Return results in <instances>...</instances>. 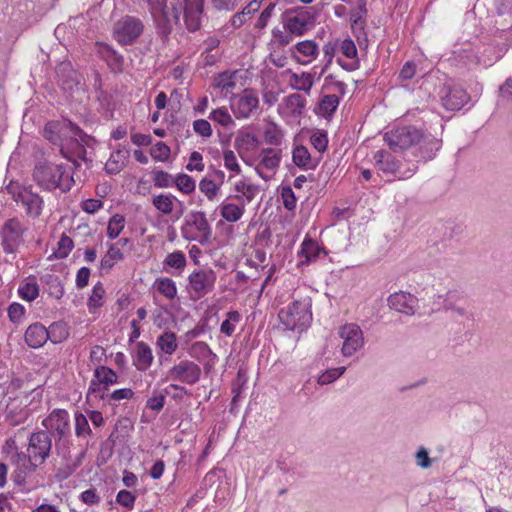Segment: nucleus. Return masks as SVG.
Instances as JSON below:
<instances>
[{
  "label": "nucleus",
  "mask_w": 512,
  "mask_h": 512,
  "mask_svg": "<svg viewBox=\"0 0 512 512\" xmlns=\"http://www.w3.org/2000/svg\"><path fill=\"white\" fill-rule=\"evenodd\" d=\"M215 86L225 90L226 92H231L235 87L234 75L227 72L221 73L215 79Z\"/></svg>",
  "instance_id": "obj_58"
},
{
  "label": "nucleus",
  "mask_w": 512,
  "mask_h": 512,
  "mask_svg": "<svg viewBox=\"0 0 512 512\" xmlns=\"http://www.w3.org/2000/svg\"><path fill=\"white\" fill-rule=\"evenodd\" d=\"M116 502L125 508L132 509L135 502V496L130 491L121 490L116 496Z\"/></svg>",
  "instance_id": "obj_64"
},
{
  "label": "nucleus",
  "mask_w": 512,
  "mask_h": 512,
  "mask_svg": "<svg viewBox=\"0 0 512 512\" xmlns=\"http://www.w3.org/2000/svg\"><path fill=\"white\" fill-rule=\"evenodd\" d=\"M151 157L164 162L170 157V148L164 142H157L151 149Z\"/></svg>",
  "instance_id": "obj_57"
},
{
  "label": "nucleus",
  "mask_w": 512,
  "mask_h": 512,
  "mask_svg": "<svg viewBox=\"0 0 512 512\" xmlns=\"http://www.w3.org/2000/svg\"><path fill=\"white\" fill-rule=\"evenodd\" d=\"M24 227L21 222L12 218L7 220L1 230L2 244L7 253H13L23 242Z\"/></svg>",
  "instance_id": "obj_11"
},
{
  "label": "nucleus",
  "mask_w": 512,
  "mask_h": 512,
  "mask_svg": "<svg viewBox=\"0 0 512 512\" xmlns=\"http://www.w3.org/2000/svg\"><path fill=\"white\" fill-rule=\"evenodd\" d=\"M105 289L101 282H97L92 290V294L88 299V307L90 311L100 308L103 305Z\"/></svg>",
  "instance_id": "obj_40"
},
{
  "label": "nucleus",
  "mask_w": 512,
  "mask_h": 512,
  "mask_svg": "<svg viewBox=\"0 0 512 512\" xmlns=\"http://www.w3.org/2000/svg\"><path fill=\"white\" fill-rule=\"evenodd\" d=\"M292 159L296 166L306 170L314 169L317 165V163L313 161L308 149L303 145L294 148Z\"/></svg>",
  "instance_id": "obj_29"
},
{
  "label": "nucleus",
  "mask_w": 512,
  "mask_h": 512,
  "mask_svg": "<svg viewBox=\"0 0 512 512\" xmlns=\"http://www.w3.org/2000/svg\"><path fill=\"white\" fill-rule=\"evenodd\" d=\"M18 293L22 299L31 302L38 297L39 286L35 281H27L19 287Z\"/></svg>",
  "instance_id": "obj_41"
},
{
  "label": "nucleus",
  "mask_w": 512,
  "mask_h": 512,
  "mask_svg": "<svg viewBox=\"0 0 512 512\" xmlns=\"http://www.w3.org/2000/svg\"><path fill=\"white\" fill-rule=\"evenodd\" d=\"M47 292L55 299H60L64 294V287L57 276H46Z\"/></svg>",
  "instance_id": "obj_44"
},
{
  "label": "nucleus",
  "mask_w": 512,
  "mask_h": 512,
  "mask_svg": "<svg viewBox=\"0 0 512 512\" xmlns=\"http://www.w3.org/2000/svg\"><path fill=\"white\" fill-rule=\"evenodd\" d=\"M52 440L48 432L39 431L33 433L29 438L27 455H15L18 460L24 464V476L33 473L36 468L43 464L50 455Z\"/></svg>",
  "instance_id": "obj_4"
},
{
  "label": "nucleus",
  "mask_w": 512,
  "mask_h": 512,
  "mask_svg": "<svg viewBox=\"0 0 512 512\" xmlns=\"http://www.w3.org/2000/svg\"><path fill=\"white\" fill-rule=\"evenodd\" d=\"M6 190L15 202L22 204L29 217L37 218L40 216L43 208V199L37 193H34L31 188L11 181L7 185Z\"/></svg>",
  "instance_id": "obj_7"
},
{
  "label": "nucleus",
  "mask_w": 512,
  "mask_h": 512,
  "mask_svg": "<svg viewBox=\"0 0 512 512\" xmlns=\"http://www.w3.org/2000/svg\"><path fill=\"white\" fill-rule=\"evenodd\" d=\"M339 105V98L335 94L324 95L318 105V113L324 117L331 116Z\"/></svg>",
  "instance_id": "obj_35"
},
{
  "label": "nucleus",
  "mask_w": 512,
  "mask_h": 512,
  "mask_svg": "<svg viewBox=\"0 0 512 512\" xmlns=\"http://www.w3.org/2000/svg\"><path fill=\"white\" fill-rule=\"evenodd\" d=\"M135 393L130 388H121L114 390L111 393H107L105 395V401H107L110 405L120 402L122 400H130L133 399Z\"/></svg>",
  "instance_id": "obj_42"
},
{
  "label": "nucleus",
  "mask_w": 512,
  "mask_h": 512,
  "mask_svg": "<svg viewBox=\"0 0 512 512\" xmlns=\"http://www.w3.org/2000/svg\"><path fill=\"white\" fill-rule=\"evenodd\" d=\"M291 57L300 65H309L319 55V47L312 40H302L290 48Z\"/></svg>",
  "instance_id": "obj_16"
},
{
  "label": "nucleus",
  "mask_w": 512,
  "mask_h": 512,
  "mask_svg": "<svg viewBox=\"0 0 512 512\" xmlns=\"http://www.w3.org/2000/svg\"><path fill=\"white\" fill-rule=\"evenodd\" d=\"M153 183L158 188H169L174 185V177L163 170H155L152 172Z\"/></svg>",
  "instance_id": "obj_49"
},
{
  "label": "nucleus",
  "mask_w": 512,
  "mask_h": 512,
  "mask_svg": "<svg viewBox=\"0 0 512 512\" xmlns=\"http://www.w3.org/2000/svg\"><path fill=\"white\" fill-rule=\"evenodd\" d=\"M43 136L59 147L63 157L78 166L77 160L86 161L80 129L70 121H51L44 127Z\"/></svg>",
  "instance_id": "obj_2"
},
{
  "label": "nucleus",
  "mask_w": 512,
  "mask_h": 512,
  "mask_svg": "<svg viewBox=\"0 0 512 512\" xmlns=\"http://www.w3.org/2000/svg\"><path fill=\"white\" fill-rule=\"evenodd\" d=\"M283 139L282 130L275 124L269 125L264 131V140L270 145H280Z\"/></svg>",
  "instance_id": "obj_51"
},
{
  "label": "nucleus",
  "mask_w": 512,
  "mask_h": 512,
  "mask_svg": "<svg viewBox=\"0 0 512 512\" xmlns=\"http://www.w3.org/2000/svg\"><path fill=\"white\" fill-rule=\"evenodd\" d=\"M282 159V151L276 148H264L258 156V163L255 166V171L261 177L263 170L274 171L276 170Z\"/></svg>",
  "instance_id": "obj_20"
},
{
  "label": "nucleus",
  "mask_w": 512,
  "mask_h": 512,
  "mask_svg": "<svg viewBox=\"0 0 512 512\" xmlns=\"http://www.w3.org/2000/svg\"><path fill=\"white\" fill-rule=\"evenodd\" d=\"M154 356L152 350L148 344L141 341L136 343L135 346V366L140 371L147 370L152 362Z\"/></svg>",
  "instance_id": "obj_26"
},
{
  "label": "nucleus",
  "mask_w": 512,
  "mask_h": 512,
  "mask_svg": "<svg viewBox=\"0 0 512 512\" xmlns=\"http://www.w3.org/2000/svg\"><path fill=\"white\" fill-rule=\"evenodd\" d=\"M199 190L209 201H214L220 192V184H217L213 179L204 177L199 182Z\"/></svg>",
  "instance_id": "obj_37"
},
{
  "label": "nucleus",
  "mask_w": 512,
  "mask_h": 512,
  "mask_svg": "<svg viewBox=\"0 0 512 512\" xmlns=\"http://www.w3.org/2000/svg\"><path fill=\"white\" fill-rule=\"evenodd\" d=\"M470 100L469 94L459 86L448 88L447 93L442 97L443 106L447 110H460Z\"/></svg>",
  "instance_id": "obj_22"
},
{
  "label": "nucleus",
  "mask_w": 512,
  "mask_h": 512,
  "mask_svg": "<svg viewBox=\"0 0 512 512\" xmlns=\"http://www.w3.org/2000/svg\"><path fill=\"white\" fill-rule=\"evenodd\" d=\"M278 317L288 330L306 329L312 321L311 299L306 297L293 301L279 311Z\"/></svg>",
  "instance_id": "obj_5"
},
{
  "label": "nucleus",
  "mask_w": 512,
  "mask_h": 512,
  "mask_svg": "<svg viewBox=\"0 0 512 512\" xmlns=\"http://www.w3.org/2000/svg\"><path fill=\"white\" fill-rule=\"evenodd\" d=\"M324 86L326 89L336 91L341 95H344L346 92V84L338 74L327 75L324 80Z\"/></svg>",
  "instance_id": "obj_45"
},
{
  "label": "nucleus",
  "mask_w": 512,
  "mask_h": 512,
  "mask_svg": "<svg viewBox=\"0 0 512 512\" xmlns=\"http://www.w3.org/2000/svg\"><path fill=\"white\" fill-rule=\"evenodd\" d=\"M209 118L223 127H227L233 124L231 115L224 107L213 110L210 113Z\"/></svg>",
  "instance_id": "obj_54"
},
{
  "label": "nucleus",
  "mask_w": 512,
  "mask_h": 512,
  "mask_svg": "<svg viewBox=\"0 0 512 512\" xmlns=\"http://www.w3.org/2000/svg\"><path fill=\"white\" fill-rule=\"evenodd\" d=\"M259 145V139L255 134L244 132L239 133L234 140V147L239 153L241 159L247 165H253V161L248 154L254 151Z\"/></svg>",
  "instance_id": "obj_19"
},
{
  "label": "nucleus",
  "mask_w": 512,
  "mask_h": 512,
  "mask_svg": "<svg viewBox=\"0 0 512 512\" xmlns=\"http://www.w3.org/2000/svg\"><path fill=\"white\" fill-rule=\"evenodd\" d=\"M75 434L78 437H86L91 434L88 418L82 413L75 415Z\"/></svg>",
  "instance_id": "obj_55"
},
{
  "label": "nucleus",
  "mask_w": 512,
  "mask_h": 512,
  "mask_svg": "<svg viewBox=\"0 0 512 512\" xmlns=\"http://www.w3.org/2000/svg\"><path fill=\"white\" fill-rule=\"evenodd\" d=\"M176 197L172 194L153 195L151 202L154 208L163 215H170L175 207Z\"/></svg>",
  "instance_id": "obj_28"
},
{
  "label": "nucleus",
  "mask_w": 512,
  "mask_h": 512,
  "mask_svg": "<svg viewBox=\"0 0 512 512\" xmlns=\"http://www.w3.org/2000/svg\"><path fill=\"white\" fill-rule=\"evenodd\" d=\"M48 338L49 333L47 332V328L40 323L31 324L26 329L25 341L31 348L42 347L47 342Z\"/></svg>",
  "instance_id": "obj_23"
},
{
  "label": "nucleus",
  "mask_w": 512,
  "mask_h": 512,
  "mask_svg": "<svg viewBox=\"0 0 512 512\" xmlns=\"http://www.w3.org/2000/svg\"><path fill=\"white\" fill-rule=\"evenodd\" d=\"M310 141H311V144L313 145V147L317 151H319L321 153L326 151L327 145H328V137L325 132L318 131V132L313 133L311 135Z\"/></svg>",
  "instance_id": "obj_60"
},
{
  "label": "nucleus",
  "mask_w": 512,
  "mask_h": 512,
  "mask_svg": "<svg viewBox=\"0 0 512 512\" xmlns=\"http://www.w3.org/2000/svg\"><path fill=\"white\" fill-rule=\"evenodd\" d=\"M320 248L312 239H305L301 245V254L307 261L316 259L319 255Z\"/></svg>",
  "instance_id": "obj_53"
},
{
  "label": "nucleus",
  "mask_w": 512,
  "mask_h": 512,
  "mask_svg": "<svg viewBox=\"0 0 512 512\" xmlns=\"http://www.w3.org/2000/svg\"><path fill=\"white\" fill-rule=\"evenodd\" d=\"M259 100L252 90L244 92L232 103L237 118H248L258 108Z\"/></svg>",
  "instance_id": "obj_18"
},
{
  "label": "nucleus",
  "mask_w": 512,
  "mask_h": 512,
  "mask_svg": "<svg viewBox=\"0 0 512 512\" xmlns=\"http://www.w3.org/2000/svg\"><path fill=\"white\" fill-rule=\"evenodd\" d=\"M234 190L241 193L248 202H251L254 199L258 188L254 184L246 183L244 180H239L235 183Z\"/></svg>",
  "instance_id": "obj_50"
},
{
  "label": "nucleus",
  "mask_w": 512,
  "mask_h": 512,
  "mask_svg": "<svg viewBox=\"0 0 512 512\" xmlns=\"http://www.w3.org/2000/svg\"><path fill=\"white\" fill-rule=\"evenodd\" d=\"M188 281L191 292L200 299L212 291L216 275L212 270H198L189 275Z\"/></svg>",
  "instance_id": "obj_13"
},
{
  "label": "nucleus",
  "mask_w": 512,
  "mask_h": 512,
  "mask_svg": "<svg viewBox=\"0 0 512 512\" xmlns=\"http://www.w3.org/2000/svg\"><path fill=\"white\" fill-rule=\"evenodd\" d=\"M374 160L379 167L385 173H394L398 169L397 160L388 152L380 150L374 155Z\"/></svg>",
  "instance_id": "obj_32"
},
{
  "label": "nucleus",
  "mask_w": 512,
  "mask_h": 512,
  "mask_svg": "<svg viewBox=\"0 0 512 512\" xmlns=\"http://www.w3.org/2000/svg\"><path fill=\"white\" fill-rule=\"evenodd\" d=\"M290 83L294 89L309 93L314 84V77L310 72L293 73Z\"/></svg>",
  "instance_id": "obj_33"
},
{
  "label": "nucleus",
  "mask_w": 512,
  "mask_h": 512,
  "mask_svg": "<svg viewBox=\"0 0 512 512\" xmlns=\"http://www.w3.org/2000/svg\"><path fill=\"white\" fill-rule=\"evenodd\" d=\"M223 162L224 167L234 174L238 175L242 172L237 156L233 150L226 149L223 151Z\"/></svg>",
  "instance_id": "obj_48"
},
{
  "label": "nucleus",
  "mask_w": 512,
  "mask_h": 512,
  "mask_svg": "<svg viewBox=\"0 0 512 512\" xmlns=\"http://www.w3.org/2000/svg\"><path fill=\"white\" fill-rule=\"evenodd\" d=\"M56 72L64 90H72L74 86H78L77 74L69 63H61Z\"/></svg>",
  "instance_id": "obj_27"
},
{
  "label": "nucleus",
  "mask_w": 512,
  "mask_h": 512,
  "mask_svg": "<svg viewBox=\"0 0 512 512\" xmlns=\"http://www.w3.org/2000/svg\"><path fill=\"white\" fill-rule=\"evenodd\" d=\"M383 139L389 148L397 153L421 143L424 139V134L413 126H404L387 131Z\"/></svg>",
  "instance_id": "obj_6"
},
{
  "label": "nucleus",
  "mask_w": 512,
  "mask_h": 512,
  "mask_svg": "<svg viewBox=\"0 0 512 512\" xmlns=\"http://www.w3.org/2000/svg\"><path fill=\"white\" fill-rule=\"evenodd\" d=\"M201 376V368L190 360H182L170 368L167 378L173 381H180L188 385L197 383Z\"/></svg>",
  "instance_id": "obj_10"
},
{
  "label": "nucleus",
  "mask_w": 512,
  "mask_h": 512,
  "mask_svg": "<svg viewBox=\"0 0 512 512\" xmlns=\"http://www.w3.org/2000/svg\"><path fill=\"white\" fill-rule=\"evenodd\" d=\"M418 302L419 300L416 296L405 291L395 292L387 299L390 309L407 316H412L416 313L419 307Z\"/></svg>",
  "instance_id": "obj_14"
},
{
  "label": "nucleus",
  "mask_w": 512,
  "mask_h": 512,
  "mask_svg": "<svg viewBox=\"0 0 512 512\" xmlns=\"http://www.w3.org/2000/svg\"><path fill=\"white\" fill-rule=\"evenodd\" d=\"M156 347L163 353L172 355L178 348L177 338L174 332L165 331L158 336Z\"/></svg>",
  "instance_id": "obj_31"
},
{
  "label": "nucleus",
  "mask_w": 512,
  "mask_h": 512,
  "mask_svg": "<svg viewBox=\"0 0 512 512\" xmlns=\"http://www.w3.org/2000/svg\"><path fill=\"white\" fill-rule=\"evenodd\" d=\"M143 29L140 19L126 16L115 24L114 38L121 45H130L142 34Z\"/></svg>",
  "instance_id": "obj_9"
},
{
  "label": "nucleus",
  "mask_w": 512,
  "mask_h": 512,
  "mask_svg": "<svg viewBox=\"0 0 512 512\" xmlns=\"http://www.w3.org/2000/svg\"><path fill=\"white\" fill-rule=\"evenodd\" d=\"M313 23V16L308 11L300 9L287 14L284 26L290 33L300 36L307 32Z\"/></svg>",
  "instance_id": "obj_15"
},
{
  "label": "nucleus",
  "mask_w": 512,
  "mask_h": 512,
  "mask_svg": "<svg viewBox=\"0 0 512 512\" xmlns=\"http://www.w3.org/2000/svg\"><path fill=\"white\" fill-rule=\"evenodd\" d=\"M154 288L168 300H173L177 296L176 283L170 278H157L154 282Z\"/></svg>",
  "instance_id": "obj_34"
},
{
  "label": "nucleus",
  "mask_w": 512,
  "mask_h": 512,
  "mask_svg": "<svg viewBox=\"0 0 512 512\" xmlns=\"http://www.w3.org/2000/svg\"><path fill=\"white\" fill-rule=\"evenodd\" d=\"M174 184L179 191L187 195L193 193L196 188L195 180L191 176L184 173L178 174L174 178Z\"/></svg>",
  "instance_id": "obj_39"
},
{
  "label": "nucleus",
  "mask_w": 512,
  "mask_h": 512,
  "mask_svg": "<svg viewBox=\"0 0 512 512\" xmlns=\"http://www.w3.org/2000/svg\"><path fill=\"white\" fill-rule=\"evenodd\" d=\"M344 371H345V367H338V368L327 370L325 373H323L322 375L319 376L318 383L320 385L329 384V383L333 382L334 380H336L337 378H339L344 373Z\"/></svg>",
  "instance_id": "obj_62"
},
{
  "label": "nucleus",
  "mask_w": 512,
  "mask_h": 512,
  "mask_svg": "<svg viewBox=\"0 0 512 512\" xmlns=\"http://www.w3.org/2000/svg\"><path fill=\"white\" fill-rule=\"evenodd\" d=\"M42 424L47 430L55 431L60 437L70 433L69 414L64 409L53 410Z\"/></svg>",
  "instance_id": "obj_17"
},
{
  "label": "nucleus",
  "mask_w": 512,
  "mask_h": 512,
  "mask_svg": "<svg viewBox=\"0 0 512 512\" xmlns=\"http://www.w3.org/2000/svg\"><path fill=\"white\" fill-rule=\"evenodd\" d=\"M245 211V205L234 204L231 202H224L220 205V215L223 219L228 222H237L239 221Z\"/></svg>",
  "instance_id": "obj_30"
},
{
  "label": "nucleus",
  "mask_w": 512,
  "mask_h": 512,
  "mask_svg": "<svg viewBox=\"0 0 512 512\" xmlns=\"http://www.w3.org/2000/svg\"><path fill=\"white\" fill-rule=\"evenodd\" d=\"M129 159V151L117 149L113 151L105 164V170L109 174H118L126 166Z\"/></svg>",
  "instance_id": "obj_25"
},
{
  "label": "nucleus",
  "mask_w": 512,
  "mask_h": 512,
  "mask_svg": "<svg viewBox=\"0 0 512 512\" xmlns=\"http://www.w3.org/2000/svg\"><path fill=\"white\" fill-rule=\"evenodd\" d=\"M33 179L44 190L69 191L74 183L72 169L63 163L38 162L33 170Z\"/></svg>",
  "instance_id": "obj_3"
},
{
  "label": "nucleus",
  "mask_w": 512,
  "mask_h": 512,
  "mask_svg": "<svg viewBox=\"0 0 512 512\" xmlns=\"http://www.w3.org/2000/svg\"><path fill=\"white\" fill-rule=\"evenodd\" d=\"M149 12L163 33L178 24L181 14L186 28L194 32L200 28L204 0H146Z\"/></svg>",
  "instance_id": "obj_1"
},
{
  "label": "nucleus",
  "mask_w": 512,
  "mask_h": 512,
  "mask_svg": "<svg viewBox=\"0 0 512 512\" xmlns=\"http://www.w3.org/2000/svg\"><path fill=\"white\" fill-rule=\"evenodd\" d=\"M241 316L238 311H229L227 318L221 324L220 331L227 336H231L235 331L234 323H238Z\"/></svg>",
  "instance_id": "obj_52"
},
{
  "label": "nucleus",
  "mask_w": 512,
  "mask_h": 512,
  "mask_svg": "<svg viewBox=\"0 0 512 512\" xmlns=\"http://www.w3.org/2000/svg\"><path fill=\"white\" fill-rule=\"evenodd\" d=\"M117 382L118 375L113 369L104 365H98L89 384L88 396L93 395L104 400L107 394L106 391Z\"/></svg>",
  "instance_id": "obj_8"
},
{
  "label": "nucleus",
  "mask_w": 512,
  "mask_h": 512,
  "mask_svg": "<svg viewBox=\"0 0 512 512\" xmlns=\"http://www.w3.org/2000/svg\"><path fill=\"white\" fill-rule=\"evenodd\" d=\"M340 337L343 339L342 354L352 356L364 344L363 332L357 324H345L340 328Z\"/></svg>",
  "instance_id": "obj_12"
},
{
  "label": "nucleus",
  "mask_w": 512,
  "mask_h": 512,
  "mask_svg": "<svg viewBox=\"0 0 512 512\" xmlns=\"http://www.w3.org/2000/svg\"><path fill=\"white\" fill-rule=\"evenodd\" d=\"M125 219L119 214H115L111 217L107 227V234L111 239L119 236L121 231L124 229Z\"/></svg>",
  "instance_id": "obj_47"
},
{
  "label": "nucleus",
  "mask_w": 512,
  "mask_h": 512,
  "mask_svg": "<svg viewBox=\"0 0 512 512\" xmlns=\"http://www.w3.org/2000/svg\"><path fill=\"white\" fill-rule=\"evenodd\" d=\"M186 263V257L182 251H174L169 253L164 260V265L177 270H183L186 266Z\"/></svg>",
  "instance_id": "obj_46"
},
{
  "label": "nucleus",
  "mask_w": 512,
  "mask_h": 512,
  "mask_svg": "<svg viewBox=\"0 0 512 512\" xmlns=\"http://www.w3.org/2000/svg\"><path fill=\"white\" fill-rule=\"evenodd\" d=\"M285 106L292 115H301L305 108V99L300 94H291L285 98Z\"/></svg>",
  "instance_id": "obj_38"
},
{
  "label": "nucleus",
  "mask_w": 512,
  "mask_h": 512,
  "mask_svg": "<svg viewBox=\"0 0 512 512\" xmlns=\"http://www.w3.org/2000/svg\"><path fill=\"white\" fill-rule=\"evenodd\" d=\"M322 51H323L324 58H325V64L323 65V67L320 71L319 77L324 75L328 71L330 65L332 64V61H333V58L335 55V51H336V44L333 42H327L324 44Z\"/></svg>",
  "instance_id": "obj_56"
},
{
  "label": "nucleus",
  "mask_w": 512,
  "mask_h": 512,
  "mask_svg": "<svg viewBox=\"0 0 512 512\" xmlns=\"http://www.w3.org/2000/svg\"><path fill=\"white\" fill-rule=\"evenodd\" d=\"M205 168V165L203 163V157H202V154L198 151H193L191 154H190V157H189V162L188 164L186 165V169L188 171H198V172H202Z\"/></svg>",
  "instance_id": "obj_61"
},
{
  "label": "nucleus",
  "mask_w": 512,
  "mask_h": 512,
  "mask_svg": "<svg viewBox=\"0 0 512 512\" xmlns=\"http://www.w3.org/2000/svg\"><path fill=\"white\" fill-rule=\"evenodd\" d=\"M124 257L121 248L117 245H112L107 253L101 259V269L110 270L117 262L121 261Z\"/></svg>",
  "instance_id": "obj_36"
},
{
  "label": "nucleus",
  "mask_w": 512,
  "mask_h": 512,
  "mask_svg": "<svg viewBox=\"0 0 512 512\" xmlns=\"http://www.w3.org/2000/svg\"><path fill=\"white\" fill-rule=\"evenodd\" d=\"M193 130L196 134L204 138H209L212 135L211 124L205 119L195 120L193 122Z\"/></svg>",
  "instance_id": "obj_63"
},
{
  "label": "nucleus",
  "mask_w": 512,
  "mask_h": 512,
  "mask_svg": "<svg viewBox=\"0 0 512 512\" xmlns=\"http://www.w3.org/2000/svg\"><path fill=\"white\" fill-rule=\"evenodd\" d=\"M47 332L49 333L48 340L53 343H61L68 337V331L62 323L51 324L47 329Z\"/></svg>",
  "instance_id": "obj_43"
},
{
  "label": "nucleus",
  "mask_w": 512,
  "mask_h": 512,
  "mask_svg": "<svg viewBox=\"0 0 512 512\" xmlns=\"http://www.w3.org/2000/svg\"><path fill=\"white\" fill-rule=\"evenodd\" d=\"M4 453H6L7 459L16 466V475H15V481L20 484L24 481V467L22 464H24L21 460H18L15 455H24V453L19 452L16 441L12 438L6 440L5 445L3 447Z\"/></svg>",
  "instance_id": "obj_24"
},
{
  "label": "nucleus",
  "mask_w": 512,
  "mask_h": 512,
  "mask_svg": "<svg viewBox=\"0 0 512 512\" xmlns=\"http://www.w3.org/2000/svg\"><path fill=\"white\" fill-rule=\"evenodd\" d=\"M73 248V241L70 237L62 235L58 242V248L55 251V256L57 258H65L68 256L70 251Z\"/></svg>",
  "instance_id": "obj_59"
},
{
  "label": "nucleus",
  "mask_w": 512,
  "mask_h": 512,
  "mask_svg": "<svg viewBox=\"0 0 512 512\" xmlns=\"http://www.w3.org/2000/svg\"><path fill=\"white\" fill-rule=\"evenodd\" d=\"M27 405L19 398L10 399L6 406L5 421L11 426L23 424L29 417Z\"/></svg>",
  "instance_id": "obj_21"
}]
</instances>
